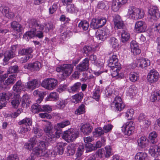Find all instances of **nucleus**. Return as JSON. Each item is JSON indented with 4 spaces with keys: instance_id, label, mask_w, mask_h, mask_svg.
Here are the masks:
<instances>
[{
    "instance_id": "f257e3e1",
    "label": "nucleus",
    "mask_w": 160,
    "mask_h": 160,
    "mask_svg": "<svg viewBox=\"0 0 160 160\" xmlns=\"http://www.w3.org/2000/svg\"><path fill=\"white\" fill-rule=\"evenodd\" d=\"M144 14L143 10L131 6L129 7L127 15L131 19L136 20L143 18Z\"/></svg>"
},
{
    "instance_id": "f03ea898",
    "label": "nucleus",
    "mask_w": 160,
    "mask_h": 160,
    "mask_svg": "<svg viewBox=\"0 0 160 160\" xmlns=\"http://www.w3.org/2000/svg\"><path fill=\"white\" fill-rule=\"evenodd\" d=\"M18 123L21 125L18 132L20 133L23 134L30 130V126L32 125V121L30 118H26L19 121Z\"/></svg>"
},
{
    "instance_id": "7ed1b4c3",
    "label": "nucleus",
    "mask_w": 160,
    "mask_h": 160,
    "mask_svg": "<svg viewBox=\"0 0 160 160\" xmlns=\"http://www.w3.org/2000/svg\"><path fill=\"white\" fill-rule=\"evenodd\" d=\"M79 133L77 129L70 128L64 132L63 138L68 142H72L78 137Z\"/></svg>"
},
{
    "instance_id": "20e7f679",
    "label": "nucleus",
    "mask_w": 160,
    "mask_h": 160,
    "mask_svg": "<svg viewBox=\"0 0 160 160\" xmlns=\"http://www.w3.org/2000/svg\"><path fill=\"white\" fill-rule=\"evenodd\" d=\"M58 81L54 78H46L42 81V86L48 90H52L55 88L57 85Z\"/></svg>"
},
{
    "instance_id": "39448f33",
    "label": "nucleus",
    "mask_w": 160,
    "mask_h": 160,
    "mask_svg": "<svg viewBox=\"0 0 160 160\" xmlns=\"http://www.w3.org/2000/svg\"><path fill=\"white\" fill-rule=\"evenodd\" d=\"M122 130L125 135L129 136L134 132L135 129L134 124L132 121L126 122L122 127Z\"/></svg>"
},
{
    "instance_id": "423d86ee",
    "label": "nucleus",
    "mask_w": 160,
    "mask_h": 160,
    "mask_svg": "<svg viewBox=\"0 0 160 160\" xmlns=\"http://www.w3.org/2000/svg\"><path fill=\"white\" fill-rule=\"evenodd\" d=\"M159 78V73L156 70H151L147 76V80L148 82L154 83L157 82Z\"/></svg>"
},
{
    "instance_id": "0eeeda50",
    "label": "nucleus",
    "mask_w": 160,
    "mask_h": 160,
    "mask_svg": "<svg viewBox=\"0 0 160 160\" xmlns=\"http://www.w3.org/2000/svg\"><path fill=\"white\" fill-rule=\"evenodd\" d=\"M148 13L154 20H157L160 17V12L156 6H151L148 10Z\"/></svg>"
},
{
    "instance_id": "6e6552de",
    "label": "nucleus",
    "mask_w": 160,
    "mask_h": 160,
    "mask_svg": "<svg viewBox=\"0 0 160 160\" xmlns=\"http://www.w3.org/2000/svg\"><path fill=\"white\" fill-rule=\"evenodd\" d=\"M113 21L115 27L118 29H123L125 27L123 22L119 15H115L113 18Z\"/></svg>"
},
{
    "instance_id": "1a4fd4ad",
    "label": "nucleus",
    "mask_w": 160,
    "mask_h": 160,
    "mask_svg": "<svg viewBox=\"0 0 160 160\" xmlns=\"http://www.w3.org/2000/svg\"><path fill=\"white\" fill-rule=\"evenodd\" d=\"M74 66L72 64H66L62 65V73L64 77L69 76L73 71Z\"/></svg>"
},
{
    "instance_id": "9d476101",
    "label": "nucleus",
    "mask_w": 160,
    "mask_h": 160,
    "mask_svg": "<svg viewBox=\"0 0 160 160\" xmlns=\"http://www.w3.org/2000/svg\"><path fill=\"white\" fill-rule=\"evenodd\" d=\"M147 28V25L145 22L139 21H137L135 24V29L138 33L144 32Z\"/></svg>"
},
{
    "instance_id": "9b49d317",
    "label": "nucleus",
    "mask_w": 160,
    "mask_h": 160,
    "mask_svg": "<svg viewBox=\"0 0 160 160\" xmlns=\"http://www.w3.org/2000/svg\"><path fill=\"white\" fill-rule=\"evenodd\" d=\"M89 59L88 58L84 59L77 67V69L79 72H83L88 69Z\"/></svg>"
},
{
    "instance_id": "f8f14e48",
    "label": "nucleus",
    "mask_w": 160,
    "mask_h": 160,
    "mask_svg": "<svg viewBox=\"0 0 160 160\" xmlns=\"http://www.w3.org/2000/svg\"><path fill=\"white\" fill-rule=\"evenodd\" d=\"M80 130L84 134L88 135L92 131L93 127L89 123H82Z\"/></svg>"
},
{
    "instance_id": "ddd939ff",
    "label": "nucleus",
    "mask_w": 160,
    "mask_h": 160,
    "mask_svg": "<svg viewBox=\"0 0 160 160\" xmlns=\"http://www.w3.org/2000/svg\"><path fill=\"white\" fill-rule=\"evenodd\" d=\"M149 151L152 156L154 157H158L160 154V143L158 146L153 145L151 146Z\"/></svg>"
},
{
    "instance_id": "4468645a",
    "label": "nucleus",
    "mask_w": 160,
    "mask_h": 160,
    "mask_svg": "<svg viewBox=\"0 0 160 160\" xmlns=\"http://www.w3.org/2000/svg\"><path fill=\"white\" fill-rule=\"evenodd\" d=\"M44 131L46 134L50 138V137H53L54 135L53 134L54 129L52 123L48 122L45 126Z\"/></svg>"
},
{
    "instance_id": "2eb2a0df",
    "label": "nucleus",
    "mask_w": 160,
    "mask_h": 160,
    "mask_svg": "<svg viewBox=\"0 0 160 160\" xmlns=\"http://www.w3.org/2000/svg\"><path fill=\"white\" fill-rule=\"evenodd\" d=\"M65 143L62 142H58L56 146L54 149L53 151L55 154L57 155H62L64 150Z\"/></svg>"
},
{
    "instance_id": "dca6fc26",
    "label": "nucleus",
    "mask_w": 160,
    "mask_h": 160,
    "mask_svg": "<svg viewBox=\"0 0 160 160\" xmlns=\"http://www.w3.org/2000/svg\"><path fill=\"white\" fill-rule=\"evenodd\" d=\"M130 45L131 52L134 55H137L141 53V50L139 48L138 44L135 41H132Z\"/></svg>"
},
{
    "instance_id": "f3484780",
    "label": "nucleus",
    "mask_w": 160,
    "mask_h": 160,
    "mask_svg": "<svg viewBox=\"0 0 160 160\" xmlns=\"http://www.w3.org/2000/svg\"><path fill=\"white\" fill-rule=\"evenodd\" d=\"M29 27L30 28L34 29L35 31H36V29L42 30L44 26L39 24L38 22L34 19L31 20L29 22Z\"/></svg>"
},
{
    "instance_id": "a211bd4d",
    "label": "nucleus",
    "mask_w": 160,
    "mask_h": 160,
    "mask_svg": "<svg viewBox=\"0 0 160 160\" xmlns=\"http://www.w3.org/2000/svg\"><path fill=\"white\" fill-rule=\"evenodd\" d=\"M38 80L34 79L28 82L25 85V88L32 90L38 87Z\"/></svg>"
},
{
    "instance_id": "6ab92c4d",
    "label": "nucleus",
    "mask_w": 160,
    "mask_h": 160,
    "mask_svg": "<svg viewBox=\"0 0 160 160\" xmlns=\"http://www.w3.org/2000/svg\"><path fill=\"white\" fill-rule=\"evenodd\" d=\"M98 32L99 33L97 35V38H98L99 39L103 41L106 40L109 33V31L108 29H103L102 30H99Z\"/></svg>"
},
{
    "instance_id": "aec40b11",
    "label": "nucleus",
    "mask_w": 160,
    "mask_h": 160,
    "mask_svg": "<svg viewBox=\"0 0 160 160\" xmlns=\"http://www.w3.org/2000/svg\"><path fill=\"white\" fill-rule=\"evenodd\" d=\"M41 67V63L38 61L29 63L25 66V68L33 71L39 70Z\"/></svg>"
},
{
    "instance_id": "412c9836",
    "label": "nucleus",
    "mask_w": 160,
    "mask_h": 160,
    "mask_svg": "<svg viewBox=\"0 0 160 160\" xmlns=\"http://www.w3.org/2000/svg\"><path fill=\"white\" fill-rule=\"evenodd\" d=\"M118 59L117 56L116 55H113L110 58L108 65L109 67H113L115 66H119L118 62Z\"/></svg>"
},
{
    "instance_id": "4be33fe9",
    "label": "nucleus",
    "mask_w": 160,
    "mask_h": 160,
    "mask_svg": "<svg viewBox=\"0 0 160 160\" xmlns=\"http://www.w3.org/2000/svg\"><path fill=\"white\" fill-rule=\"evenodd\" d=\"M24 86L20 80L17 81L13 86L12 89L13 91L19 95V93L23 90Z\"/></svg>"
},
{
    "instance_id": "5701e85b",
    "label": "nucleus",
    "mask_w": 160,
    "mask_h": 160,
    "mask_svg": "<svg viewBox=\"0 0 160 160\" xmlns=\"http://www.w3.org/2000/svg\"><path fill=\"white\" fill-rule=\"evenodd\" d=\"M81 83L78 82L75 83L68 89V91L70 93H74L79 91L80 89Z\"/></svg>"
},
{
    "instance_id": "b1692460",
    "label": "nucleus",
    "mask_w": 160,
    "mask_h": 160,
    "mask_svg": "<svg viewBox=\"0 0 160 160\" xmlns=\"http://www.w3.org/2000/svg\"><path fill=\"white\" fill-rule=\"evenodd\" d=\"M150 63V60L148 59L142 58L138 60V65L142 68L147 67Z\"/></svg>"
},
{
    "instance_id": "393cba45",
    "label": "nucleus",
    "mask_w": 160,
    "mask_h": 160,
    "mask_svg": "<svg viewBox=\"0 0 160 160\" xmlns=\"http://www.w3.org/2000/svg\"><path fill=\"white\" fill-rule=\"evenodd\" d=\"M25 50H26V56L22 58H21V61L22 63L26 62L28 60L32 57V55L31 54L33 51L32 48H29L25 49Z\"/></svg>"
},
{
    "instance_id": "a878e982",
    "label": "nucleus",
    "mask_w": 160,
    "mask_h": 160,
    "mask_svg": "<svg viewBox=\"0 0 160 160\" xmlns=\"http://www.w3.org/2000/svg\"><path fill=\"white\" fill-rule=\"evenodd\" d=\"M11 28L17 32H21L23 28L21 24L16 21H13L11 24Z\"/></svg>"
},
{
    "instance_id": "bb28decb",
    "label": "nucleus",
    "mask_w": 160,
    "mask_h": 160,
    "mask_svg": "<svg viewBox=\"0 0 160 160\" xmlns=\"http://www.w3.org/2000/svg\"><path fill=\"white\" fill-rule=\"evenodd\" d=\"M108 43L111 47L113 49H116L119 46L118 41L115 37H112L110 38Z\"/></svg>"
},
{
    "instance_id": "cd10ccee",
    "label": "nucleus",
    "mask_w": 160,
    "mask_h": 160,
    "mask_svg": "<svg viewBox=\"0 0 160 160\" xmlns=\"http://www.w3.org/2000/svg\"><path fill=\"white\" fill-rule=\"evenodd\" d=\"M138 145L142 148L147 147L148 145V141L145 136L142 137L138 140Z\"/></svg>"
},
{
    "instance_id": "c85d7f7f",
    "label": "nucleus",
    "mask_w": 160,
    "mask_h": 160,
    "mask_svg": "<svg viewBox=\"0 0 160 160\" xmlns=\"http://www.w3.org/2000/svg\"><path fill=\"white\" fill-rule=\"evenodd\" d=\"M16 80V76L15 74H11L8 77L7 79L5 82H3L4 85H8L12 84L15 82Z\"/></svg>"
},
{
    "instance_id": "c756f323",
    "label": "nucleus",
    "mask_w": 160,
    "mask_h": 160,
    "mask_svg": "<svg viewBox=\"0 0 160 160\" xmlns=\"http://www.w3.org/2000/svg\"><path fill=\"white\" fill-rule=\"evenodd\" d=\"M3 56L4 58L3 61L5 62H7L11 58H12L15 56V53L11 51L8 50L5 52Z\"/></svg>"
},
{
    "instance_id": "7c9ffc66",
    "label": "nucleus",
    "mask_w": 160,
    "mask_h": 160,
    "mask_svg": "<svg viewBox=\"0 0 160 160\" xmlns=\"http://www.w3.org/2000/svg\"><path fill=\"white\" fill-rule=\"evenodd\" d=\"M20 97L18 94H15L13 98L11 101V104L12 107L14 108H17L20 104Z\"/></svg>"
},
{
    "instance_id": "2f4dec72",
    "label": "nucleus",
    "mask_w": 160,
    "mask_h": 160,
    "mask_svg": "<svg viewBox=\"0 0 160 160\" xmlns=\"http://www.w3.org/2000/svg\"><path fill=\"white\" fill-rule=\"evenodd\" d=\"M119 66H115L113 67H111V75L113 77H116L117 78H121V76L119 75Z\"/></svg>"
},
{
    "instance_id": "473e14b6",
    "label": "nucleus",
    "mask_w": 160,
    "mask_h": 160,
    "mask_svg": "<svg viewBox=\"0 0 160 160\" xmlns=\"http://www.w3.org/2000/svg\"><path fill=\"white\" fill-rule=\"evenodd\" d=\"M130 38V34L125 30H122L121 34V40L122 42H125L127 41Z\"/></svg>"
},
{
    "instance_id": "72a5a7b5",
    "label": "nucleus",
    "mask_w": 160,
    "mask_h": 160,
    "mask_svg": "<svg viewBox=\"0 0 160 160\" xmlns=\"http://www.w3.org/2000/svg\"><path fill=\"white\" fill-rule=\"evenodd\" d=\"M83 94L82 92L76 94L72 96V99L73 100L72 102L74 103L80 102L82 100L83 97Z\"/></svg>"
},
{
    "instance_id": "f704fd0d",
    "label": "nucleus",
    "mask_w": 160,
    "mask_h": 160,
    "mask_svg": "<svg viewBox=\"0 0 160 160\" xmlns=\"http://www.w3.org/2000/svg\"><path fill=\"white\" fill-rule=\"evenodd\" d=\"M147 157L146 153L143 152H138L135 156V160H145Z\"/></svg>"
},
{
    "instance_id": "c9c22d12",
    "label": "nucleus",
    "mask_w": 160,
    "mask_h": 160,
    "mask_svg": "<svg viewBox=\"0 0 160 160\" xmlns=\"http://www.w3.org/2000/svg\"><path fill=\"white\" fill-rule=\"evenodd\" d=\"M148 138L150 142L152 143H155L158 141L157 134L155 132H151L149 134Z\"/></svg>"
},
{
    "instance_id": "e433bc0d",
    "label": "nucleus",
    "mask_w": 160,
    "mask_h": 160,
    "mask_svg": "<svg viewBox=\"0 0 160 160\" xmlns=\"http://www.w3.org/2000/svg\"><path fill=\"white\" fill-rule=\"evenodd\" d=\"M70 124V122L68 120L63 121L55 125L54 126V128L57 129L59 128L61 129L69 125Z\"/></svg>"
},
{
    "instance_id": "4c0bfd02",
    "label": "nucleus",
    "mask_w": 160,
    "mask_h": 160,
    "mask_svg": "<svg viewBox=\"0 0 160 160\" xmlns=\"http://www.w3.org/2000/svg\"><path fill=\"white\" fill-rule=\"evenodd\" d=\"M7 95L5 93L0 94V109L5 106V100L7 99ZM9 98L7 99H8Z\"/></svg>"
},
{
    "instance_id": "58836bf2",
    "label": "nucleus",
    "mask_w": 160,
    "mask_h": 160,
    "mask_svg": "<svg viewBox=\"0 0 160 160\" xmlns=\"http://www.w3.org/2000/svg\"><path fill=\"white\" fill-rule=\"evenodd\" d=\"M89 26L88 22L86 21H81L78 25V27L84 31L87 30Z\"/></svg>"
},
{
    "instance_id": "ea45409f",
    "label": "nucleus",
    "mask_w": 160,
    "mask_h": 160,
    "mask_svg": "<svg viewBox=\"0 0 160 160\" xmlns=\"http://www.w3.org/2000/svg\"><path fill=\"white\" fill-rule=\"evenodd\" d=\"M90 26L93 29H96L100 28L98 18H94L92 20L90 23Z\"/></svg>"
},
{
    "instance_id": "a19ab883",
    "label": "nucleus",
    "mask_w": 160,
    "mask_h": 160,
    "mask_svg": "<svg viewBox=\"0 0 160 160\" xmlns=\"http://www.w3.org/2000/svg\"><path fill=\"white\" fill-rule=\"evenodd\" d=\"M56 131L54 132V130L53 131V134L54 135L53 137H50V138L52 139L54 138H59L60 137V135L63 136V132L62 129L58 128L57 129L54 128Z\"/></svg>"
},
{
    "instance_id": "79ce46f5",
    "label": "nucleus",
    "mask_w": 160,
    "mask_h": 160,
    "mask_svg": "<svg viewBox=\"0 0 160 160\" xmlns=\"http://www.w3.org/2000/svg\"><path fill=\"white\" fill-rule=\"evenodd\" d=\"M122 6L120 4L118 3L116 0H113L112 6V9L114 12L118 11Z\"/></svg>"
},
{
    "instance_id": "37998d69",
    "label": "nucleus",
    "mask_w": 160,
    "mask_h": 160,
    "mask_svg": "<svg viewBox=\"0 0 160 160\" xmlns=\"http://www.w3.org/2000/svg\"><path fill=\"white\" fill-rule=\"evenodd\" d=\"M32 30L27 32L23 35V37L27 39H30L33 37H35V31L34 29Z\"/></svg>"
},
{
    "instance_id": "c03bdc74",
    "label": "nucleus",
    "mask_w": 160,
    "mask_h": 160,
    "mask_svg": "<svg viewBox=\"0 0 160 160\" xmlns=\"http://www.w3.org/2000/svg\"><path fill=\"white\" fill-rule=\"evenodd\" d=\"M31 110L34 113L41 112V106L38 103L34 104L32 106Z\"/></svg>"
},
{
    "instance_id": "a18cd8bd",
    "label": "nucleus",
    "mask_w": 160,
    "mask_h": 160,
    "mask_svg": "<svg viewBox=\"0 0 160 160\" xmlns=\"http://www.w3.org/2000/svg\"><path fill=\"white\" fill-rule=\"evenodd\" d=\"M129 78L130 80L132 82H135L139 78V76L136 72H131L129 75Z\"/></svg>"
},
{
    "instance_id": "49530a36",
    "label": "nucleus",
    "mask_w": 160,
    "mask_h": 160,
    "mask_svg": "<svg viewBox=\"0 0 160 160\" xmlns=\"http://www.w3.org/2000/svg\"><path fill=\"white\" fill-rule=\"evenodd\" d=\"M58 98V95L56 92H51L48 97L46 98V101H52L57 99Z\"/></svg>"
},
{
    "instance_id": "de8ad7c7",
    "label": "nucleus",
    "mask_w": 160,
    "mask_h": 160,
    "mask_svg": "<svg viewBox=\"0 0 160 160\" xmlns=\"http://www.w3.org/2000/svg\"><path fill=\"white\" fill-rule=\"evenodd\" d=\"M67 104L66 100H61L57 103V108L58 109H62L64 108Z\"/></svg>"
},
{
    "instance_id": "09e8293b",
    "label": "nucleus",
    "mask_w": 160,
    "mask_h": 160,
    "mask_svg": "<svg viewBox=\"0 0 160 160\" xmlns=\"http://www.w3.org/2000/svg\"><path fill=\"white\" fill-rule=\"evenodd\" d=\"M104 132L101 127H98L96 128L93 132V135L96 137L101 136L104 134Z\"/></svg>"
},
{
    "instance_id": "8fccbe9b",
    "label": "nucleus",
    "mask_w": 160,
    "mask_h": 160,
    "mask_svg": "<svg viewBox=\"0 0 160 160\" xmlns=\"http://www.w3.org/2000/svg\"><path fill=\"white\" fill-rule=\"evenodd\" d=\"M84 150V146L82 144H80L78 148L77 152L76 153L77 157H80L81 156Z\"/></svg>"
},
{
    "instance_id": "3c124183",
    "label": "nucleus",
    "mask_w": 160,
    "mask_h": 160,
    "mask_svg": "<svg viewBox=\"0 0 160 160\" xmlns=\"http://www.w3.org/2000/svg\"><path fill=\"white\" fill-rule=\"evenodd\" d=\"M58 8V4L56 3H54L48 9L49 14H53L57 11Z\"/></svg>"
},
{
    "instance_id": "603ef678",
    "label": "nucleus",
    "mask_w": 160,
    "mask_h": 160,
    "mask_svg": "<svg viewBox=\"0 0 160 160\" xmlns=\"http://www.w3.org/2000/svg\"><path fill=\"white\" fill-rule=\"evenodd\" d=\"M134 113V112L133 109L128 110L125 113V117L127 119L131 120L132 119Z\"/></svg>"
},
{
    "instance_id": "864d4df0",
    "label": "nucleus",
    "mask_w": 160,
    "mask_h": 160,
    "mask_svg": "<svg viewBox=\"0 0 160 160\" xmlns=\"http://www.w3.org/2000/svg\"><path fill=\"white\" fill-rule=\"evenodd\" d=\"M105 152L106 158H109L112 154L111 148L110 146H107L105 148Z\"/></svg>"
},
{
    "instance_id": "5fc2aeb1",
    "label": "nucleus",
    "mask_w": 160,
    "mask_h": 160,
    "mask_svg": "<svg viewBox=\"0 0 160 160\" xmlns=\"http://www.w3.org/2000/svg\"><path fill=\"white\" fill-rule=\"evenodd\" d=\"M123 103L121 97L120 96H115L114 100L113 101L112 105H115L117 104H119V105Z\"/></svg>"
},
{
    "instance_id": "6e6d98bb",
    "label": "nucleus",
    "mask_w": 160,
    "mask_h": 160,
    "mask_svg": "<svg viewBox=\"0 0 160 160\" xmlns=\"http://www.w3.org/2000/svg\"><path fill=\"white\" fill-rule=\"evenodd\" d=\"M92 98L96 101H98L100 98V89H97L95 90L93 92Z\"/></svg>"
},
{
    "instance_id": "4d7b16f0",
    "label": "nucleus",
    "mask_w": 160,
    "mask_h": 160,
    "mask_svg": "<svg viewBox=\"0 0 160 160\" xmlns=\"http://www.w3.org/2000/svg\"><path fill=\"white\" fill-rule=\"evenodd\" d=\"M85 112V105L83 104L80 106L75 111V114L80 115L82 114Z\"/></svg>"
},
{
    "instance_id": "13d9d810",
    "label": "nucleus",
    "mask_w": 160,
    "mask_h": 160,
    "mask_svg": "<svg viewBox=\"0 0 160 160\" xmlns=\"http://www.w3.org/2000/svg\"><path fill=\"white\" fill-rule=\"evenodd\" d=\"M86 152H91L93 150H95L94 146L91 143H86L85 146Z\"/></svg>"
},
{
    "instance_id": "bf43d9fd",
    "label": "nucleus",
    "mask_w": 160,
    "mask_h": 160,
    "mask_svg": "<svg viewBox=\"0 0 160 160\" xmlns=\"http://www.w3.org/2000/svg\"><path fill=\"white\" fill-rule=\"evenodd\" d=\"M41 112H50L52 110L51 107L49 105H43L41 106Z\"/></svg>"
},
{
    "instance_id": "052dcab7",
    "label": "nucleus",
    "mask_w": 160,
    "mask_h": 160,
    "mask_svg": "<svg viewBox=\"0 0 160 160\" xmlns=\"http://www.w3.org/2000/svg\"><path fill=\"white\" fill-rule=\"evenodd\" d=\"M76 8L73 4L68 5L66 7L67 11L71 13L73 12L76 10Z\"/></svg>"
},
{
    "instance_id": "680f3d73",
    "label": "nucleus",
    "mask_w": 160,
    "mask_h": 160,
    "mask_svg": "<svg viewBox=\"0 0 160 160\" xmlns=\"http://www.w3.org/2000/svg\"><path fill=\"white\" fill-rule=\"evenodd\" d=\"M83 50L84 53L88 55L91 51H94V48L90 46H85L83 48Z\"/></svg>"
},
{
    "instance_id": "e2e57ef3",
    "label": "nucleus",
    "mask_w": 160,
    "mask_h": 160,
    "mask_svg": "<svg viewBox=\"0 0 160 160\" xmlns=\"http://www.w3.org/2000/svg\"><path fill=\"white\" fill-rule=\"evenodd\" d=\"M18 68L17 65L11 66L8 70L9 73H16L18 71Z\"/></svg>"
},
{
    "instance_id": "0e129e2a",
    "label": "nucleus",
    "mask_w": 160,
    "mask_h": 160,
    "mask_svg": "<svg viewBox=\"0 0 160 160\" xmlns=\"http://www.w3.org/2000/svg\"><path fill=\"white\" fill-rule=\"evenodd\" d=\"M33 131L34 134H36V137L37 138H39L42 136V130L41 129L34 128L33 129Z\"/></svg>"
},
{
    "instance_id": "69168bd1",
    "label": "nucleus",
    "mask_w": 160,
    "mask_h": 160,
    "mask_svg": "<svg viewBox=\"0 0 160 160\" xmlns=\"http://www.w3.org/2000/svg\"><path fill=\"white\" fill-rule=\"evenodd\" d=\"M114 106L115 111L120 112L124 108L125 105L124 104L122 103L120 105L118 104L114 105Z\"/></svg>"
},
{
    "instance_id": "338daca9",
    "label": "nucleus",
    "mask_w": 160,
    "mask_h": 160,
    "mask_svg": "<svg viewBox=\"0 0 160 160\" xmlns=\"http://www.w3.org/2000/svg\"><path fill=\"white\" fill-rule=\"evenodd\" d=\"M113 126L112 125L110 124H108L106 125H105L103 127V130L105 133H107L111 131L112 128Z\"/></svg>"
},
{
    "instance_id": "774afa93",
    "label": "nucleus",
    "mask_w": 160,
    "mask_h": 160,
    "mask_svg": "<svg viewBox=\"0 0 160 160\" xmlns=\"http://www.w3.org/2000/svg\"><path fill=\"white\" fill-rule=\"evenodd\" d=\"M158 94L157 92V90H156L153 93H152L150 97V99L151 101L152 102H154L156 100H157V95Z\"/></svg>"
}]
</instances>
